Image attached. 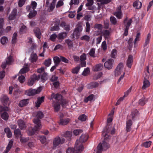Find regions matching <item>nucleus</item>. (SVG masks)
I'll return each mask as SVG.
<instances>
[{
    "label": "nucleus",
    "instance_id": "obj_30",
    "mask_svg": "<svg viewBox=\"0 0 153 153\" xmlns=\"http://www.w3.org/2000/svg\"><path fill=\"white\" fill-rule=\"evenodd\" d=\"M133 6L137 9L140 8L142 6V3L138 1H137L134 2Z\"/></svg>",
    "mask_w": 153,
    "mask_h": 153
},
{
    "label": "nucleus",
    "instance_id": "obj_19",
    "mask_svg": "<svg viewBox=\"0 0 153 153\" xmlns=\"http://www.w3.org/2000/svg\"><path fill=\"white\" fill-rule=\"evenodd\" d=\"M18 125L21 129L25 128L26 126L25 123L21 120H19L17 121Z\"/></svg>",
    "mask_w": 153,
    "mask_h": 153
},
{
    "label": "nucleus",
    "instance_id": "obj_41",
    "mask_svg": "<svg viewBox=\"0 0 153 153\" xmlns=\"http://www.w3.org/2000/svg\"><path fill=\"white\" fill-rule=\"evenodd\" d=\"M146 101V100L144 97H143L139 100V104L141 105H144Z\"/></svg>",
    "mask_w": 153,
    "mask_h": 153
},
{
    "label": "nucleus",
    "instance_id": "obj_11",
    "mask_svg": "<svg viewBox=\"0 0 153 153\" xmlns=\"http://www.w3.org/2000/svg\"><path fill=\"white\" fill-rule=\"evenodd\" d=\"M13 61V57L11 56H10L6 59V62L2 63L1 67L5 68L6 67L7 65L11 64Z\"/></svg>",
    "mask_w": 153,
    "mask_h": 153
},
{
    "label": "nucleus",
    "instance_id": "obj_58",
    "mask_svg": "<svg viewBox=\"0 0 153 153\" xmlns=\"http://www.w3.org/2000/svg\"><path fill=\"white\" fill-rule=\"evenodd\" d=\"M110 20L111 23L113 25H116L117 22V19L114 16H111L110 18Z\"/></svg>",
    "mask_w": 153,
    "mask_h": 153
},
{
    "label": "nucleus",
    "instance_id": "obj_9",
    "mask_svg": "<svg viewBox=\"0 0 153 153\" xmlns=\"http://www.w3.org/2000/svg\"><path fill=\"white\" fill-rule=\"evenodd\" d=\"M132 22V19H130L128 20V19L127 17L124 20V26L125 27V32L124 34L125 36H126L128 34V30L129 27L131 25Z\"/></svg>",
    "mask_w": 153,
    "mask_h": 153
},
{
    "label": "nucleus",
    "instance_id": "obj_59",
    "mask_svg": "<svg viewBox=\"0 0 153 153\" xmlns=\"http://www.w3.org/2000/svg\"><path fill=\"white\" fill-rule=\"evenodd\" d=\"M27 30L26 26L22 24L20 29V31L22 32H25Z\"/></svg>",
    "mask_w": 153,
    "mask_h": 153
},
{
    "label": "nucleus",
    "instance_id": "obj_52",
    "mask_svg": "<svg viewBox=\"0 0 153 153\" xmlns=\"http://www.w3.org/2000/svg\"><path fill=\"white\" fill-rule=\"evenodd\" d=\"M39 137V140L42 143L44 144L46 142V139L45 137L44 136H40Z\"/></svg>",
    "mask_w": 153,
    "mask_h": 153
},
{
    "label": "nucleus",
    "instance_id": "obj_6",
    "mask_svg": "<svg viewBox=\"0 0 153 153\" xmlns=\"http://www.w3.org/2000/svg\"><path fill=\"white\" fill-rule=\"evenodd\" d=\"M42 90V88L40 87H39L36 89L30 88L25 91V94L29 96H34L39 93Z\"/></svg>",
    "mask_w": 153,
    "mask_h": 153
},
{
    "label": "nucleus",
    "instance_id": "obj_63",
    "mask_svg": "<svg viewBox=\"0 0 153 153\" xmlns=\"http://www.w3.org/2000/svg\"><path fill=\"white\" fill-rule=\"evenodd\" d=\"M31 5L32 9L33 10H34L36 7L37 3L35 1H32L31 2Z\"/></svg>",
    "mask_w": 153,
    "mask_h": 153
},
{
    "label": "nucleus",
    "instance_id": "obj_12",
    "mask_svg": "<svg viewBox=\"0 0 153 153\" xmlns=\"http://www.w3.org/2000/svg\"><path fill=\"white\" fill-rule=\"evenodd\" d=\"M82 30V28L81 27L79 26L76 28L73 33V37H76V39L78 38Z\"/></svg>",
    "mask_w": 153,
    "mask_h": 153
},
{
    "label": "nucleus",
    "instance_id": "obj_31",
    "mask_svg": "<svg viewBox=\"0 0 153 153\" xmlns=\"http://www.w3.org/2000/svg\"><path fill=\"white\" fill-rule=\"evenodd\" d=\"M28 103V100H23L20 102L19 105L20 107H22L26 105Z\"/></svg>",
    "mask_w": 153,
    "mask_h": 153
},
{
    "label": "nucleus",
    "instance_id": "obj_44",
    "mask_svg": "<svg viewBox=\"0 0 153 153\" xmlns=\"http://www.w3.org/2000/svg\"><path fill=\"white\" fill-rule=\"evenodd\" d=\"M93 95H90L84 99V102H87L88 101H91L93 100Z\"/></svg>",
    "mask_w": 153,
    "mask_h": 153
},
{
    "label": "nucleus",
    "instance_id": "obj_61",
    "mask_svg": "<svg viewBox=\"0 0 153 153\" xmlns=\"http://www.w3.org/2000/svg\"><path fill=\"white\" fill-rule=\"evenodd\" d=\"M80 60L81 62L84 61L86 59V56L85 53H83L80 56Z\"/></svg>",
    "mask_w": 153,
    "mask_h": 153
},
{
    "label": "nucleus",
    "instance_id": "obj_57",
    "mask_svg": "<svg viewBox=\"0 0 153 153\" xmlns=\"http://www.w3.org/2000/svg\"><path fill=\"white\" fill-rule=\"evenodd\" d=\"M80 69V68L79 66H77L72 70V72L73 74H77Z\"/></svg>",
    "mask_w": 153,
    "mask_h": 153
},
{
    "label": "nucleus",
    "instance_id": "obj_8",
    "mask_svg": "<svg viewBox=\"0 0 153 153\" xmlns=\"http://www.w3.org/2000/svg\"><path fill=\"white\" fill-rule=\"evenodd\" d=\"M65 139L57 137L55 138L53 141V149H55L56 148L59 146L60 144H62L65 142Z\"/></svg>",
    "mask_w": 153,
    "mask_h": 153
},
{
    "label": "nucleus",
    "instance_id": "obj_34",
    "mask_svg": "<svg viewBox=\"0 0 153 153\" xmlns=\"http://www.w3.org/2000/svg\"><path fill=\"white\" fill-rule=\"evenodd\" d=\"M4 132L6 133L7 137L8 138L11 137L12 135V133L10 131V129L8 128H5L4 129Z\"/></svg>",
    "mask_w": 153,
    "mask_h": 153
},
{
    "label": "nucleus",
    "instance_id": "obj_3",
    "mask_svg": "<svg viewBox=\"0 0 153 153\" xmlns=\"http://www.w3.org/2000/svg\"><path fill=\"white\" fill-rule=\"evenodd\" d=\"M44 117V114L42 112L39 111L37 112L36 118H34L33 120V123L36 124L34 128L33 129V131H38L41 128V125L39 120Z\"/></svg>",
    "mask_w": 153,
    "mask_h": 153
},
{
    "label": "nucleus",
    "instance_id": "obj_21",
    "mask_svg": "<svg viewBox=\"0 0 153 153\" xmlns=\"http://www.w3.org/2000/svg\"><path fill=\"white\" fill-rule=\"evenodd\" d=\"M38 58V56L36 53H32L31 54L29 59L31 62H36Z\"/></svg>",
    "mask_w": 153,
    "mask_h": 153
},
{
    "label": "nucleus",
    "instance_id": "obj_7",
    "mask_svg": "<svg viewBox=\"0 0 153 153\" xmlns=\"http://www.w3.org/2000/svg\"><path fill=\"white\" fill-rule=\"evenodd\" d=\"M146 68L147 73L146 74V76L144 78L143 85L142 87V89L143 90L146 89L147 88L149 87L150 85V82L148 80L150 75L149 71V67L147 66Z\"/></svg>",
    "mask_w": 153,
    "mask_h": 153
},
{
    "label": "nucleus",
    "instance_id": "obj_16",
    "mask_svg": "<svg viewBox=\"0 0 153 153\" xmlns=\"http://www.w3.org/2000/svg\"><path fill=\"white\" fill-rule=\"evenodd\" d=\"M45 97L42 96L41 97H38L36 101L35 102V106L37 108L39 107L41 103L44 102Z\"/></svg>",
    "mask_w": 153,
    "mask_h": 153
},
{
    "label": "nucleus",
    "instance_id": "obj_54",
    "mask_svg": "<svg viewBox=\"0 0 153 153\" xmlns=\"http://www.w3.org/2000/svg\"><path fill=\"white\" fill-rule=\"evenodd\" d=\"M65 42L67 44L69 48H71L73 47V43L69 39L65 40Z\"/></svg>",
    "mask_w": 153,
    "mask_h": 153
},
{
    "label": "nucleus",
    "instance_id": "obj_32",
    "mask_svg": "<svg viewBox=\"0 0 153 153\" xmlns=\"http://www.w3.org/2000/svg\"><path fill=\"white\" fill-rule=\"evenodd\" d=\"M56 2V0H53L52 3L51 4L50 6L48 8V12H51L52 11L55 7V4Z\"/></svg>",
    "mask_w": 153,
    "mask_h": 153
},
{
    "label": "nucleus",
    "instance_id": "obj_55",
    "mask_svg": "<svg viewBox=\"0 0 153 153\" xmlns=\"http://www.w3.org/2000/svg\"><path fill=\"white\" fill-rule=\"evenodd\" d=\"M98 2H100L102 4H106L110 2L111 0H97Z\"/></svg>",
    "mask_w": 153,
    "mask_h": 153
},
{
    "label": "nucleus",
    "instance_id": "obj_13",
    "mask_svg": "<svg viewBox=\"0 0 153 153\" xmlns=\"http://www.w3.org/2000/svg\"><path fill=\"white\" fill-rule=\"evenodd\" d=\"M114 60L112 59H109L104 63L105 68L108 69H110L112 68V64L114 62Z\"/></svg>",
    "mask_w": 153,
    "mask_h": 153
},
{
    "label": "nucleus",
    "instance_id": "obj_47",
    "mask_svg": "<svg viewBox=\"0 0 153 153\" xmlns=\"http://www.w3.org/2000/svg\"><path fill=\"white\" fill-rule=\"evenodd\" d=\"M90 72L89 68H87L84 69L83 72L82 73V75L84 76H86L88 75Z\"/></svg>",
    "mask_w": 153,
    "mask_h": 153
},
{
    "label": "nucleus",
    "instance_id": "obj_60",
    "mask_svg": "<svg viewBox=\"0 0 153 153\" xmlns=\"http://www.w3.org/2000/svg\"><path fill=\"white\" fill-rule=\"evenodd\" d=\"M102 72H100L98 74H95L94 76V80H97L100 78L102 75Z\"/></svg>",
    "mask_w": 153,
    "mask_h": 153
},
{
    "label": "nucleus",
    "instance_id": "obj_43",
    "mask_svg": "<svg viewBox=\"0 0 153 153\" xmlns=\"http://www.w3.org/2000/svg\"><path fill=\"white\" fill-rule=\"evenodd\" d=\"M1 43L3 44L4 45L7 43L8 42V39L5 36H3L1 38Z\"/></svg>",
    "mask_w": 153,
    "mask_h": 153
},
{
    "label": "nucleus",
    "instance_id": "obj_33",
    "mask_svg": "<svg viewBox=\"0 0 153 153\" xmlns=\"http://www.w3.org/2000/svg\"><path fill=\"white\" fill-rule=\"evenodd\" d=\"M139 114L138 111L136 109H134L131 111V115L132 119H134Z\"/></svg>",
    "mask_w": 153,
    "mask_h": 153
},
{
    "label": "nucleus",
    "instance_id": "obj_50",
    "mask_svg": "<svg viewBox=\"0 0 153 153\" xmlns=\"http://www.w3.org/2000/svg\"><path fill=\"white\" fill-rule=\"evenodd\" d=\"M90 37L87 35H84L80 38V39L82 40H85L88 42L90 40Z\"/></svg>",
    "mask_w": 153,
    "mask_h": 153
},
{
    "label": "nucleus",
    "instance_id": "obj_14",
    "mask_svg": "<svg viewBox=\"0 0 153 153\" xmlns=\"http://www.w3.org/2000/svg\"><path fill=\"white\" fill-rule=\"evenodd\" d=\"M121 6H119L117 9V11L114 13L113 14L114 15L119 19H121L122 17V13L121 11Z\"/></svg>",
    "mask_w": 153,
    "mask_h": 153
},
{
    "label": "nucleus",
    "instance_id": "obj_22",
    "mask_svg": "<svg viewBox=\"0 0 153 153\" xmlns=\"http://www.w3.org/2000/svg\"><path fill=\"white\" fill-rule=\"evenodd\" d=\"M17 12V9H14L13 10L11 13L10 14L9 17V19L10 20H13L16 17Z\"/></svg>",
    "mask_w": 153,
    "mask_h": 153
},
{
    "label": "nucleus",
    "instance_id": "obj_10",
    "mask_svg": "<svg viewBox=\"0 0 153 153\" xmlns=\"http://www.w3.org/2000/svg\"><path fill=\"white\" fill-rule=\"evenodd\" d=\"M40 78V75H36V74H33L31 76L30 78L28 79L27 84L29 86H32L34 82L36 80H38Z\"/></svg>",
    "mask_w": 153,
    "mask_h": 153
},
{
    "label": "nucleus",
    "instance_id": "obj_42",
    "mask_svg": "<svg viewBox=\"0 0 153 153\" xmlns=\"http://www.w3.org/2000/svg\"><path fill=\"white\" fill-rule=\"evenodd\" d=\"M151 37V35L150 33H149L147 34V38L146 39L144 46H146L149 43Z\"/></svg>",
    "mask_w": 153,
    "mask_h": 153
},
{
    "label": "nucleus",
    "instance_id": "obj_5",
    "mask_svg": "<svg viewBox=\"0 0 153 153\" xmlns=\"http://www.w3.org/2000/svg\"><path fill=\"white\" fill-rule=\"evenodd\" d=\"M9 110V108L7 107H0V114L1 117L3 120H7L9 117V115L6 111Z\"/></svg>",
    "mask_w": 153,
    "mask_h": 153
},
{
    "label": "nucleus",
    "instance_id": "obj_24",
    "mask_svg": "<svg viewBox=\"0 0 153 153\" xmlns=\"http://www.w3.org/2000/svg\"><path fill=\"white\" fill-rule=\"evenodd\" d=\"M70 121L69 119H60L59 122V124L62 125H65L67 124Z\"/></svg>",
    "mask_w": 153,
    "mask_h": 153
},
{
    "label": "nucleus",
    "instance_id": "obj_27",
    "mask_svg": "<svg viewBox=\"0 0 153 153\" xmlns=\"http://www.w3.org/2000/svg\"><path fill=\"white\" fill-rule=\"evenodd\" d=\"M60 26L64 28V29L67 31L70 30V26L69 24H66L65 22H62L60 24Z\"/></svg>",
    "mask_w": 153,
    "mask_h": 153
},
{
    "label": "nucleus",
    "instance_id": "obj_46",
    "mask_svg": "<svg viewBox=\"0 0 153 153\" xmlns=\"http://www.w3.org/2000/svg\"><path fill=\"white\" fill-rule=\"evenodd\" d=\"M117 54V51L115 49H113L111 53V56L114 58H115L116 57V56Z\"/></svg>",
    "mask_w": 153,
    "mask_h": 153
},
{
    "label": "nucleus",
    "instance_id": "obj_53",
    "mask_svg": "<svg viewBox=\"0 0 153 153\" xmlns=\"http://www.w3.org/2000/svg\"><path fill=\"white\" fill-rule=\"evenodd\" d=\"M103 34L105 38H108L110 35V32L108 30H105L103 31Z\"/></svg>",
    "mask_w": 153,
    "mask_h": 153
},
{
    "label": "nucleus",
    "instance_id": "obj_18",
    "mask_svg": "<svg viewBox=\"0 0 153 153\" xmlns=\"http://www.w3.org/2000/svg\"><path fill=\"white\" fill-rule=\"evenodd\" d=\"M1 101L4 105H6L9 100L8 97L6 95H3L1 98Z\"/></svg>",
    "mask_w": 153,
    "mask_h": 153
},
{
    "label": "nucleus",
    "instance_id": "obj_15",
    "mask_svg": "<svg viewBox=\"0 0 153 153\" xmlns=\"http://www.w3.org/2000/svg\"><path fill=\"white\" fill-rule=\"evenodd\" d=\"M88 138V134H82L80 138V141L77 140L76 142L78 141V143H80L82 145V143H83L87 141Z\"/></svg>",
    "mask_w": 153,
    "mask_h": 153
},
{
    "label": "nucleus",
    "instance_id": "obj_29",
    "mask_svg": "<svg viewBox=\"0 0 153 153\" xmlns=\"http://www.w3.org/2000/svg\"><path fill=\"white\" fill-rule=\"evenodd\" d=\"M98 86V83L95 82H92L88 85L87 87L89 89H92L96 88Z\"/></svg>",
    "mask_w": 153,
    "mask_h": 153
},
{
    "label": "nucleus",
    "instance_id": "obj_36",
    "mask_svg": "<svg viewBox=\"0 0 153 153\" xmlns=\"http://www.w3.org/2000/svg\"><path fill=\"white\" fill-rule=\"evenodd\" d=\"M53 61L55 65L56 66H58L60 62V58H59L58 56H56L53 58Z\"/></svg>",
    "mask_w": 153,
    "mask_h": 153
},
{
    "label": "nucleus",
    "instance_id": "obj_26",
    "mask_svg": "<svg viewBox=\"0 0 153 153\" xmlns=\"http://www.w3.org/2000/svg\"><path fill=\"white\" fill-rule=\"evenodd\" d=\"M13 144V141L10 140L5 150L3 153H8L10 149H11Z\"/></svg>",
    "mask_w": 153,
    "mask_h": 153
},
{
    "label": "nucleus",
    "instance_id": "obj_37",
    "mask_svg": "<svg viewBox=\"0 0 153 153\" xmlns=\"http://www.w3.org/2000/svg\"><path fill=\"white\" fill-rule=\"evenodd\" d=\"M29 68L27 67H24L20 71L19 74H22L25 73L29 71Z\"/></svg>",
    "mask_w": 153,
    "mask_h": 153
},
{
    "label": "nucleus",
    "instance_id": "obj_17",
    "mask_svg": "<svg viewBox=\"0 0 153 153\" xmlns=\"http://www.w3.org/2000/svg\"><path fill=\"white\" fill-rule=\"evenodd\" d=\"M103 68V65L100 63L97 64L93 67L92 70L94 71H97L102 70Z\"/></svg>",
    "mask_w": 153,
    "mask_h": 153
},
{
    "label": "nucleus",
    "instance_id": "obj_39",
    "mask_svg": "<svg viewBox=\"0 0 153 153\" xmlns=\"http://www.w3.org/2000/svg\"><path fill=\"white\" fill-rule=\"evenodd\" d=\"M37 14V12L36 11L34 10L31 11L29 14L28 17L30 19H31L33 17L35 16Z\"/></svg>",
    "mask_w": 153,
    "mask_h": 153
},
{
    "label": "nucleus",
    "instance_id": "obj_35",
    "mask_svg": "<svg viewBox=\"0 0 153 153\" xmlns=\"http://www.w3.org/2000/svg\"><path fill=\"white\" fill-rule=\"evenodd\" d=\"M72 135V133L71 132L67 131L64 133L62 136L65 137H70Z\"/></svg>",
    "mask_w": 153,
    "mask_h": 153
},
{
    "label": "nucleus",
    "instance_id": "obj_2",
    "mask_svg": "<svg viewBox=\"0 0 153 153\" xmlns=\"http://www.w3.org/2000/svg\"><path fill=\"white\" fill-rule=\"evenodd\" d=\"M53 98L55 99V100L53 101L52 105L54 107V111L56 112H58L60 108V104L62 103L63 106L66 104V102L62 100V96L58 94L55 95L54 93H53L51 95L50 99L52 100Z\"/></svg>",
    "mask_w": 153,
    "mask_h": 153
},
{
    "label": "nucleus",
    "instance_id": "obj_49",
    "mask_svg": "<svg viewBox=\"0 0 153 153\" xmlns=\"http://www.w3.org/2000/svg\"><path fill=\"white\" fill-rule=\"evenodd\" d=\"M79 2V0H71L69 4L70 6H72L73 4L77 5Z\"/></svg>",
    "mask_w": 153,
    "mask_h": 153
},
{
    "label": "nucleus",
    "instance_id": "obj_25",
    "mask_svg": "<svg viewBox=\"0 0 153 153\" xmlns=\"http://www.w3.org/2000/svg\"><path fill=\"white\" fill-rule=\"evenodd\" d=\"M133 56L131 55H129L127 60V65L128 67L130 68L133 62Z\"/></svg>",
    "mask_w": 153,
    "mask_h": 153
},
{
    "label": "nucleus",
    "instance_id": "obj_48",
    "mask_svg": "<svg viewBox=\"0 0 153 153\" xmlns=\"http://www.w3.org/2000/svg\"><path fill=\"white\" fill-rule=\"evenodd\" d=\"M17 34L16 33H14L13 36L12 42L13 44L15 43L17 41Z\"/></svg>",
    "mask_w": 153,
    "mask_h": 153
},
{
    "label": "nucleus",
    "instance_id": "obj_20",
    "mask_svg": "<svg viewBox=\"0 0 153 153\" xmlns=\"http://www.w3.org/2000/svg\"><path fill=\"white\" fill-rule=\"evenodd\" d=\"M132 123L131 120H128L126 122V130L127 132L130 131L131 130V127Z\"/></svg>",
    "mask_w": 153,
    "mask_h": 153
},
{
    "label": "nucleus",
    "instance_id": "obj_4",
    "mask_svg": "<svg viewBox=\"0 0 153 153\" xmlns=\"http://www.w3.org/2000/svg\"><path fill=\"white\" fill-rule=\"evenodd\" d=\"M83 145L78 141L75 144L74 148L69 147L66 151V153H79L82 151Z\"/></svg>",
    "mask_w": 153,
    "mask_h": 153
},
{
    "label": "nucleus",
    "instance_id": "obj_40",
    "mask_svg": "<svg viewBox=\"0 0 153 153\" xmlns=\"http://www.w3.org/2000/svg\"><path fill=\"white\" fill-rule=\"evenodd\" d=\"M15 136L16 137H20L22 136L20 130L19 129H15L14 131Z\"/></svg>",
    "mask_w": 153,
    "mask_h": 153
},
{
    "label": "nucleus",
    "instance_id": "obj_45",
    "mask_svg": "<svg viewBox=\"0 0 153 153\" xmlns=\"http://www.w3.org/2000/svg\"><path fill=\"white\" fill-rule=\"evenodd\" d=\"M87 119V116L84 114L81 115L78 117L79 120L82 121H85Z\"/></svg>",
    "mask_w": 153,
    "mask_h": 153
},
{
    "label": "nucleus",
    "instance_id": "obj_51",
    "mask_svg": "<svg viewBox=\"0 0 153 153\" xmlns=\"http://www.w3.org/2000/svg\"><path fill=\"white\" fill-rule=\"evenodd\" d=\"M82 130L77 129L74 130L73 131V133L74 135L77 136L82 133Z\"/></svg>",
    "mask_w": 153,
    "mask_h": 153
},
{
    "label": "nucleus",
    "instance_id": "obj_28",
    "mask_svg": "<svg viewBox=\"0 0 153 153\" xmlns=\"http://www.w3.org/2000/svg\"><path fill=\"white\" fill-rule=\"evenodd\" d=\"M67 36V33L66 32H63L60 33L57 35V38L59 40H62L65 38Z\"/></svg>",
    "mask_w": 153,
    "mask_h": 153
},
{
    "label": "nucleus",
    "instance_id": "obj_38",
    "mask_svg": "<svg viewBox=\"0 0 153 153\" xmlns=\"http://www.w3.org/2000/svg\"><path fill=\"white\" fill-rule=\"evenodd\" d=\"M152 143V142L151 141H148L143 143L141 145V146H144L146 148H148L150 146Z\"/></svg>",
    "mask_w": 153,
    "mask_h": 153
},
{
    "label": "nucleus",
    "instance_id": "obj_64",
    "mask_svg": "<svg viewBox=\"0 0 153 153\" xmlns=\"http://www.w3.org/2000/svg\"><path fill=\"white\" fill-rule=\"evenodd\" d=\"M89 54L91 56L93 57H95V49L94 48L91 49Z\"/></svg>",
    "mask_w": 153,
    "mask_h": 153
},
{
    "label": "nucleus",
    "instance_id": "obj_1",
    "mask_svg": "<svg viewBox=\"0 0 153 153\" xmlns=\"http://www.w3.org/2000/svg\"><path fill=\"white\" fill-rule=\"evenodd\" d=\"M109 128V127H106L103 131L102 135L104 137V140L103 141L102 143H100L98 145L97 153H101L103 151L106 150L110 147V145L107 143L108 140V139L109 137V136L108 134V133L109 131V130L108 129Z\"/></svg>",
    "mask_w": 153,
    "mask_h": 153
},
{
    "label": "nucleus",
    "instance_id": "obj_23",
    "mask_svg": "<svg viewBox=\"0 0 153 153\" xmlns=\"http://www.w3.org/2000/svg\"><path fill=\"white\" fill-rule=\"evenodd\" d=\"M34 32L36 36L39 39H40L41 35L40 29L38 28H36L34 30Z\"/></svg>",
    "mask_w": 153,
    "mask_h": 153
},
{
    "label": "nucleus",
    "instance_id": "obj_56",
    "mask_svg": "<svg viewBox=\"0 0 153 153\" xmlns=\"http://www.w3.org/2000/svg\"><path fill=\"white\" fill-rule=\"evenodd\" d=\"M51 63V59H48L46 60L44 62V65L47 67H48L50 65Z\"/></svg>",
    "mask_w": 153,
    "mask_h": 153
},
{
    "label": "nucleus",
    "instance_id": "obj_62",
    "mask_svg": "<svg viewBox=\"0 0 153 153\" xmlns=\"http://www.w3.org/2000/svg\"><path fill=\"white\" fill-rule=\"evenodd\" d=\"M118 69H115V75L116 76H118L119 75L122 74L123 72H124L122 70H118Z\"/></svg>",
    "mask_w": 153,
    "mask_h": 153
}]
</instances>
